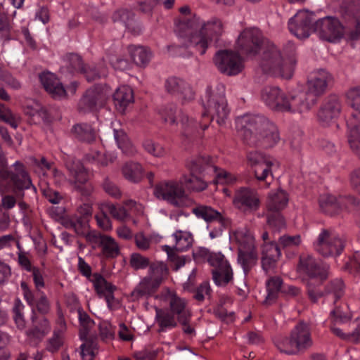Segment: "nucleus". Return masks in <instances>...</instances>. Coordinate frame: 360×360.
<instances>
[{"label": "nucleus", "instance_id": "nucleus-1", "mask_svg": "<svg viewBox=\"0 0 360 360\" xmlns=\"http://www.w3.org/2000/svg\"><path fill=\"white\" fill-rule=\"evenodd\" d=\"M330 75L321 70L308 81L306 92H284L278 86H268L262 91L263 101L272 110L281 112H302L309 110L317 102L331 81Z\"/></svg>", "mask_w": 360, "mask_h": 360}, {"label": "nucleus", "instance_id": "nucleus-2", "mask_svg": "<svg viewBox=\"0 0 360 360\" xmlns=\"http://www.w3.org/2000/svg\"><path fill=\"white\" fill-rule=\"evenodd\" d=\"M175 32L179 37L187 39L186 48H192L194 51L203 55L208 46L209 41L213 38L215 41L224 32L220 20L212 19L206 23L200 21L199 18L193 16L191 19H183L176 24Z\"/></svg>", "mask_w": 360, "mask_h": 360}, {"label": "nucleus", "instance_id": "nucleus-3", "mask_svg": "<svg viewBox=\"0 0 360 360\" xmlns=\"http://www.w3.org/2000/svg\"><path fill=\"white\" fill-rule=\"evenodd\" d=\"M238 136L250 146L271 148L280 140L277 127L266 117L247 115L236 121Z\"/></svg>", "mask_w": 360, "mask_h": 360}, {"label": "nucleus", "instance_id": "nucleus-4", "mask_svg": "<svg viewBox=\"0 0 360 360\" xmlns=\"http://www.w3.org/2000/svg\"><path fill=\"white\" fill-rule=\"evenodd\" d=\"M296 61L294 55L284 60L276 46L267 44L261 56L259 66L265 74L289 79L293 75Z\"/></svg>", "mask_w": 360, "mask_h": 360}, {"label": "nucleus", "instance_id": "nucleus-5", "mask_svg": "<svg viewBox=\"0 0 360 360\" xmlns=\"http://www.w3.org/2000/svg\"><path fill=\"white\" fill-rule=\"evenodd\" d=\"M207 101L204 108L210 116V122L223 126L229 117L230 110L225 97V86L217 84L207 91Z\"/></svg>", "mask_w": 360, "mask_h": 360}, {"label": "nucleus", "instance_id": "nucleus-6", "mask_svg": "<svg viewBox=\"0 0 360 360\" xmlns=\"http://www.w3.org/2000/svg\"><path fill=\"white\" fill-rule=\"evenodd\" d=\"M234 237L238 245V261L241 264L245 274L247 275L258 259L255 240L246 230L236 231Z\"/></svg>", "mask_w": 360, "mask_h": 360}, {"label": "nucleus", "instance_id": "nucleus-7", "mask_svg": "<svg viewBox=\"0 0 360 360\" xmlns=\"http://www.w3.org/2000/svg\"><path fill=\"white\" fill-rule=\"evenodd\" d=\"M339 13L351 41H360V0H341Z\"/></svg>", "mask_w": 360, "mask_h": 360}, {"label": "nucleus", "instance_id": "nucleus-8", "mask_svg": "<svg viewBox=\"0 0 360 360\" xmlns=\"http://www.w3.org/2000/svg\"><path fill=\"white\" fill-rule=\"evenodd\" d=\"M213 62L217 70L226 76L236 75L244 68L240 54L231 50H219L213 58Z\"/></svg>", "mask_w": 360, "mask_h": 360}, {"label": "nucleus", "instance_id": "nucleus-9", "mask_svg": "<svg viewBox=\"0 0 360 360\" xmlns=\"http://www.w3.org/2000/svg\"><path fill=\"white\" fill-rule=\"evenodd\" d=\"M183 184V179L180 181L160 182L155 186L154 195L160 200L167 201L174 207H180L183 205L182 199L186 196Z\"/></svg>", "mask_w": 360, "mask_h": 360}, {"label": "nucleus", "instance_id": "nucleus-10", "mask_svg": "<svg viewBox=\"0 0 360 360\" xmlns=\"http://www.w3.org/2000/svg\"><path fill=\"white\" fill-rule=\"evenodd\" d=\"M316 15L314 13L307 10H300L288 21L290 32L297 38H308L315 32Z\"/></svg>", "mask_w": 360, "mask_h": 360}, {"label": "nucleus", "instance_id": "nucleus-11", "mask_svg": "<svg viewBox=\"0 0 360 360\" xmlns=\"http://www.w3.org/2000/svg\"><path fill=\"white\" fill-rule=\"evenodd\" d=\"M66 167L75 179L72 181L75 191L82 197H89L94 191V186L83 165L79 160L70 161L66 163Z\"/></svg>", "mask_w": 360, "mask_h": 360}, {"label": "nucleus", "instance_id": "nucleus-12", "mask_svg": "<svg viewBox=\"0 0 360 360\" xmlns=\"http://www.w3.org/2000/svg\"><path fill=\"white\" fill-rule=\"evenodd\" d=\"M237 46L241 54L250 56H255L266 46L261 32L254 29L242 32L238 38Z\"/></svg>", "mask_w": 360, "mask_h": 360}, {"label": "nucleus", "instance_id": "nucleus-13", "mask_svg": "<svg viewBox=\"0 0 360 360\" xmlns=\"http://www.w3.org/2000/svg\"><path fill=\"white\" fill-rule=\"evenodd\" d=\"M208 262L214 267L212 274L216 285L225 286L233 279L232 269L224 255L212 253L208 257Z\"/></svg>", "mask_w": 360, "mask_h": 360}, {"label": "nucleus", "instance_id": "nucleus-14", "mask_svg": "<svg viewBox=\"0 0 360 360\" xmlns=\"http://www.w3.org/2000/svg\"><path fill=\"white\" fill-rule=\"evenodd\" d=\"M345 248L344 242L330 230L323 229L315 243L316 250L323 257L338 256Z\"/></svg>", "mask_w": 360, "mask_h": 360}, {"label": "nucleus", "instance_id": "nucleus-15", "mask_svg": "<svg viewBox=\"0 0 360 360\" xmlns=\"http://www.w3.org/2000/svg\"><path fill=\"white\" fill-rule=\"evenodd\" d=\"M191 174H202L205 172H212L215 174V176L212 180L214 184H225L227 182V176L229 173L224 170L218 172V168L213 165L211 158L210 156H198L191 160L187 164Z\"/></svg>", "mask_w": 360, "mask_h": 360}, {"label": "nucleus", "instance_id": "nucleus-16", "mask_svg": "<svg viewBox=\"0 0 360 360\" xmlns=\"http://www.w3.org/2000/svg\"><path fill=\"white\" fill-rule=\"evenodd\" d=\"M315 32L321 39L333 42L342 37L343 27L338 19L326 17L319 20L316 19Z\"/></svg>", "mask_w": 360, "mask_h": 360}, {"label": "nucleus", "instance_id": "nucleus-17", "mask_svg": "<svg viewBox=\"0 0 360 360\" xmlns=\"http://www.w3.org/2000/svg\"><path fill=\"white\" fill-rule=\"evenodd\" d=\"M107 95L104 89L99 85L86 90L78 103L79 112L93 111L105 105Z\"/></svg>", "mask_w": 360, "mask_h": 360}, {"label": "nucleus", "instance_id": "nucleus-18", "mask_svg": "<svg viewBox=\"0 0 360 360\" xmlns=\"http://www.w3.org/2000/svg\"><path fill=\"white\" fill-rule=\"evenodd\" d=\"M297 269L300 271L307 274L309 278L326 281L328 277V266L321 264L309 255L300 256Z\"/></svg>", "mask_w": 360, "mask_h": 360}, {"label": "nucleus", "instance_id": "nucleus-19", "mask_svg": "<svg viewBox=\"0 0 360 360\" xmlns=\"http://www.w3.org/2000/svg\"><path fill=\"white\" fill-rule=\"evenodd\" d=\"M347 96L352 108L356 111L347 122L349 129L348 139H352L354 138L353 131L360 128V86L351 88L347 92Z\"/></svg>", "mask_w": 360, "mask_h": 360}, {"label": "nucleus", "instance_id": "nucleus-20", "mask_svg": "<svg viewBox=\"0 0 360 360\" xmlns=\"http://www.w3.org/2000/svg\"><path fill=\"white\" fill-rule=\"evenodd\" d=\"M294 345L298 352H303L312 345L310 328L307 323L300 321L290 333Z\"/></svg>", "mask_w": 360, "mask_h": 360}, {"label": "nucleus", "instance_id": "nucleus-21", "mask_svg": "<svg viewBox=\"0 0 360 360\" xmlns=\"http://www.w3.org/2000/svg\"><path fill=\"white\" fill-rule=\"evenodd\" d=\"M340 111L341 105L339 98L336 96H330L318 112L319 121L323 126H326L340 115Z\"/></svg>", "mask_w": 360, "mask_h": 360}, {"label": "nucleus", "instance_id": "nucleus-22", "mask_svg": "<svg viewBox=\"0 0 360 360\" xmlns=\"http://www.w3.org/2000/svg\"><path fill=\"white\" fill-rule=\"evenodd\" d=\"M192 213L207 223L218 221L221 227H226L230 224L229 219L209 205L198 204L192 209Z\"/></svg>", "mask_w": 360, "mask_h": 360}, {"label": "nucleus", "instance_id": "nucleus-23", "mask_svg": "<svg viewBox=\"0 0 360 360\" xmlns=\"http://www.w3.org/2000/svg\"><path fill=\"white\" fill-rule=\"evenodd\" d=\"M39 79L45 90L54 99H60L66 96V90L54 74L42 72L39 75Z\"/></svg>", "mask_w": 360, "mask_h": 360}, {"label": "nucleus", "instance_id": "nucleus-24", "mask_svg": "<svg viewBox=\"0 0 360 360\" xmlns=\"http://www.w3.org/2000/svg\"><path fill=\"white\" fill-rule=\"evenodd\" d=\"M233 202L245 210H256L259 205V200L256 193L247 188H241L235 195Z\"/></svg>", "mask_w": 360, "mask_h": 360}, {"label": "nucleus", "instance_id": "nucleus-25", "mask_svg": "<svg viewBox=\"0 0 360 360\" xmlns=\"http://www.w3.org/2000/svg\"><path fill=\"white\" fill-rule=\"evenodd\" d=\"M165 88L168 93L179 95L184 100L190 101L194 98L192 89L181 79L174 77L168 78L165 82Z\"/></svg>", "mask_w": 360, "mask_h": 360}, {"label": "nucleus", "instance_id": "nucleus-26", "mask_svg": "<svg viewBox=\"0 0 360 360\" xmlns=\"http://www.w3.org/2000/svg\"><path fill=\"white\" fill-rule=\"evenodd\" d=\"M160 284L158 281H154L153 278L144 277L138 285L130 293L129 297L131 301L136 302L143 297H150L158 291Z\"/></svg>", "mask_w": 360, "mask_h": 360}, {"label": "nucleus", "instance_id": "nucleus-27", "mask_svg": "<svg viewBox=\"0 0 360 360\" xmlns=\"http://www.w3.org/2000/svg\"><path fill=\"white\" fill-rule=\"evenodd\" d=\"M91 281L94 283V286L98 295L99 296L103 295L108 306L111 308L112 302L115 299L113 292L117 289L116 286L108 282L103 276L98 273L93 274Z\"/></svg>", "mask_w": 360, "mask_h": 360}, {"label": "nucleus", "instance_id": "nucleus-28", "mask_svg": "<svg viewBox=\"0 0 360 360\" xmlns=\"http://www.w3.org/2000/svg\"><path fill=\"white\" fill-rule=\"evenodd\" d=\"M345 198H336L332 195H323L319 198L321 210L330 216L338 215L340 213Z\"/></svg>", "mask_w": 360, "mask_h": 360}, {"label": "nucleus", "instance_id": "nucleus-29", "mask_svg": "<svg viewBox=\"0 0 360 360\" xmlns=\"http://www.w3.org/2000/svg\"><path fill=\"white\" fill-rule=\"evenodd\" d=\"M32 313L33 315L32 316L31 320L34 325L26 333L31 340L35 341L36 343H39L49 333L50 325L48 320L44 316L38 323H35L37 316L34 310H32Z\"/></svg>", "mask_w": 360, "mask_h": 360}, {"label": "nucleus", "instance_id": "nucleus-30", "mask_svg": "<svg viewBox=\"0 0 360 360\" xmlns=\"http://www.w3.org/2000/svg\"><path fill=\"white\" fill-rule=\"evenodd\" d=\"M113 100L116 109L124 113L127 108L134 103V93L128 86L119 87L113 94Z\"/></svg>", "mask_w": 360, "mask_h": 360}, {"label": "nucleus", "instance_id": "nucleus-31", "mask_svg": "<svg viewBox=\"0 0 360 360\" xmlns=\"http://www.w3.org/2000/svg\"><path fill=\"white\" fill-rule=\"evenodd\" d=\"M288 202L287 193L283 190H277L269 193L266 202V212H280L285 209Z\"/></svg>", "mask_w": 360, "mask_h": 360}, {"label": "nucleus", "instance_id": "nucleus-32", "mask_svg": "<svg viewBox=\"0 0 360 360\" xmlns=\"http://www.w3.org/2000/svg\"><path fill=\"white\" fill-rule=\"evenodd\" d=\"M183 127L182 142L185 146H188L197 136L199 124L193 120H189L188 116L180 112L179 115Z\"/></svg>", "mask_w": 360, "mask_h": 360}, {"label": "nucleus", "instance_id": "nucleus-33", "mask_svg": "<svg viewBox=\"0 0 360 360\" xmlns=\"http://www.w3.org/2000/svg\"><path fill=\"white\" fill-rule=\"evenodd\" d=\"M333 333L342 340H349L354 342H360V318L349 323L348 327L345 328V332L340 328L332 327Z\"/></svg>", "mask_w": 360, "mask_h": 360}, {"label": "nucleus", "instance_id": "nucleus-34", "mask_svg": "<svg viewBox=\"0 0 360 360\" xmlns=\"http://www.w3.org/2000/svg\"><path fill=\"white\" fill-rule=\"evenodd\" d=\"M70 131L72 135L79 141L91 143L96 140V131L87 123L75 124Z\"/></svg>", "mask_w": 360, "mask_h": 360}, {"label": "nucleus", "instance_id": "nucleus-35", "mask_svg": "<svg viewBox=\"0 0 360 360\" xmlns=\"http://www.w3.org/2000/svg\"><path fill=\"white\" fill-rule=\"evenodd\" d=\"M155 320L158 322L159 328L158 333L164 332L167 328H175L177 322L174 315L167 309L155 307Z\"/></svg>", "mask_w": 360, "mask_h": 360}, {"label": "nucleus", "instance_id": "nucleus-36", "mask_svg": "<svg viewBox=\"0 0 360 360\" xmlns=\"http://www.w3.org/2000/svg\"><path fill=\"white\" fill-rule=\"evenodd\" d=\"M266 285L267 295L263 304L265 305H271L276 301L278 293L281 292L283 289V280L278 276H273L266 281Z\"/></svg>", "mask_w": 360, "mask_h": 360}, {"label": "nucleus", "instance_id": "nucleus-37", "mask_svg": "<svg viewBox=\"0 0 360 360\" xmlns=\"http://www.w3.org/2000/svg\"><path fill=\"white\" fill-rule=\"evenodd\" d=\"M81 340L84 342L80 346L82 360H94L98 350L97 337L91 335Z\"/></svg>", "mask_w": 360, "mask_h": 360}, {"label": "nucleus", "instance_id": "nucleus-38", "mask_svg": "<svg viewBox=\"0 0 360 360\" xmlns=\"http://www.w3.org/2000/svg\"><path fill=\"white\" fill-rule=\"evenodd\" d=\"M324 281L314 278L307 280L306 283L307 294L311 302L316 303L319 298L325 296V290L322 286Z\"/></svg>", "mask_w": 360, "mask_h": 360}, {"label": "nucleus", "instance_id": "nucleus-39", "mask_svg": "<svg viewBox=\"0 0 360 360\" xmlns=\"http://www.w3.org/2000/svg\"><path fill=\"white\" fill-rule=\"evenodd\" d=\"M122 172L124 178L132 183H139L143 178V168L138 162L126 163Z\"/></svg>", "mask_w": 360, "mask_h": 360}, {"label": "nucleus", "instance_id": "nucleus-40", "mask_svg": "<svg viewBox=\"0 0 360 360\" xmlns=\"http://www.w3.org/2000/svg\"><path fill=\"white\" fill-rule=\"evenodd\" d=\"M170 312L174 316L177 315V321L179 323H185L186 316L190 315V312L186 309V303L181 298L173 295L169 301Z\"/></svg>", "mask_w": 360, "mask_h": 360}, {"label": "nucleus", "instance_id": "nucleus-41", "mask_svg": "<svg viewBox=\"0 0 360 360\" xmlns=\"http://www.w3.org/2000/svg\"><path fill=\"white\" fill-rule=\"evenodd\" d=\"M129 51L134 63L139 67H145L149 62L150 53L143 46H129Z\"/></svg>", "mask_w": 360, "mask_h": 360}, {"label": "nucleus", "instance_id": "nucleus-42", "mask_svg": "<svg viewBox=\"0 0 360 360\" xmlns=\"http://www.w3.org/2000/svg\"><path fill=\"white\" fill-rule=\"evenodd\" d=\"M169 269L166 264L162 262H155L150 263L149 266L148 277L153 278L154 281H158V284L161 285L163 280L167 277Z\"/></svg>", "mask_w": 360, "mask_h": 360}, {"label": "nucleus", "instance_id": "nucleus-43", "mask_svg": "<svg viewBox=\"0 0 360 360\" xmlns=\"http://www.w3.org/2000/svg\"><path fill=\"white\" fill-rule=\"evenodd\" d=\"M78 314L80 325L79 329V336L80 340H84L86 337H89V332L94 326L95 323L94 321L91 319L89 315L82 309H79L78 310Z\"/></svg>", "mask_w": 360, "mask_h": 360}, {"label": "nucleus", "instance_id": "nucleus-44", "mask_svg": "<svg viewBox=\"0 0 360 360\" xmlns=\"http://www.w3.org/2000/svg\"><path fill=\"white\" fill-rule=\"evenodd\" d=\"M266 216L267 224L274 233H278L286 228L285 219L281 212H266Z\"/></svg>", "mask_w": 360, "mask_h": 360}, {"label": "nucleus", "instance_id": "nucleus-45", "mask_svg": "<svg viewBox=\"0 0 360 360\" xmlns=\"http://www.w3.org/2000/svg\"><path fill=\"white\" fill-rule=\"evenodd\" d=\"M174 236L176 240L174 248L177 252H183L192 245L193 238L191 233L177 231L174 234Z\"/></svg>", "mask_w": 360, "mask_h": 360}, {"label": "nucleus", "instance_id": "nucleus-46", "mask_svg": "<svg viewBox=\"0 0 360 360\" xmlns=\"http://www.w3.org/2000/svg\"><path fill=\"white\" fill-rule=\"evenodd\" d=\"M331 316L333 318V324L330 327V329L332 330V327H336L339 328V326H342V328H341L343 330H345V328L346 327H348L349 325V323L352 322L353 321H351V316L349 313H345L342 310H340L339 308H337L334 310H333L331 312Z\"/></svg>", "mask_w": 360, "mask_h": 360}, {"label": "nucleus", "instance_id": "nucleus-47", "mask_svg": "<svg viewBox=\"0 0 360 360\" xmlns=\"http://www.w3.org/2000/svg\"><path fill=\"white\" fill-rule=\"evenodd\" d=\"M12 29L13 22L8 15L5 12L0 13V38L4 41L11 39Z\"/></svg>", "mask_w": 360, "mask_h": 360}, {"label": "nucleus", "instance_id": "nucleus-48", "mask_svg": "<svg viewBox=\"0 0 360 360\" xmlns=\"http://www.w3.org/2000/svg\"><path fill=\"white\" fill-rule=\"evenodd\" d=\"M102 248L103 254L106 257H115L120 253L118 245L115 240L110 236H105L103 240V243L101 245Z\"/></svg>", "mask_w": 360, "mask_h": 360}, {"label": "nucleus", "instance_id": "nucleus-49", "mask_svg": "<svg viewBox=\"0 0 360 360\" xmlns=\"http://www.w3.org/2000/svg\"><path fill=\"white\" fill-rule=\"evenodd\" d=\"M325 295L333 294L335 301L340 299L344 293V283L342 279L336 278L332 280L324 287Z\"/></svg>", "mask_w": 360, "mask_h": 360}, {"label": "nucleus", "instance_id": "nucleus-50", "mask_svg": "<svg viewBox=\"0 0 360 360\" xmlns=\"http://www.w3.org/2000/svg\"><path fill=\"white\" fill-rule=\"evenodd\" d=\"M196 174H191V177L184 176L183 181L188 189L199 192L205 190L207 187V184Z\"/></svg>", "mask_w": 360, "mask_h": 360}, {"label": "nucleus", "instance_id": "nucleus-51", "mask_svg": "<svg viewBox=\"0 0 360 360\" xmlns=\"http://www.w3.org/2000/svg\"><path fill=\"white\" fill-rule=\"evenodd\" d=\"M275 344L281 352L288 355L299 354L297 349H296L295 346L294 345L291 335L289 338H282L278 339Z\"/></svg>", "mask_w": 360, "mask_h": 360}, {"label": "nucleus", "instance_id": "nucleus-52", "mask_svg": "<svg viewBox=\"0 0 360 360\" xmlns=\"http://www.w3.org/2000/svg\"><path fill=\"white\" fill-rule=\"evenodd\" d=\"M102 212H108L115 219L123 221L124 220L127 216V212L124 207L120 206L116 207L112 203H104L102 205Z\"/></svg>", "mask_w": 360, "mask_h": 360}, {"label": "nucleus", "instance_id": "nucleus-53", "mask_svg": "<svg viewBox=\"0 0 360 360\" xmlns=\"http://www.w3.org/2000/svg\"><path fill=\"white\" fill-rule=\"evenodd\" d=\"M114 137L118 147L125 153L131 151V143L127 134L122 129H114Z\"/></svg>", "mask_w": 360, "mask_h": 360}, {"label": "nucleus", "instance_id": "nucleus-54", "mask_svg": "<svg viewBox=\"0 0 360 360\" xmlns=\"http://www.w3.org/2000/svg\"><path fill=\"white\" fill-rule=\"evenodd\" d=\"M247 159L251 166L257 167L264 165L266 162L270 163L272 159L257 150H252L247 154Z\"/></svg>", "mask_w": 360, "mask_h": 360}, {"label": "nucleus", "instance_id": "nucleus-55", "mask_svg": "<svg viewBox=\"0 0 360 360\" xmlns=\"http://www.w3.org/2000/svg\"><path fill=\"white\" fill-rule=\"evenodd\" d=\"M64 344V338L59 330H54L53 337L48 340L46 350L51 353L57 352Z\"/></svg>", "mask_w": 360, "mask_h": 360}, {"label": "nucleus", "instance_id": "nucleus-56", "mask_svg": "<svg viewBox=\"0 0 360 360\" xmlns=\"http://www.w3.org/2000/svg\"><path fill=\"white\" fill-rule=\"evenodd\" d=\"M129 264L136 271L144 269L150 264L149 259L139 253H132L131 255Z\"/></svg>", "mask_w": 360, "mask_h": 360}, {"label": "nucleus", "instance_id": "nucleus-57", "mask_svg": "<svg viewBox=\"0 0 360 360\" xmlns=\"http://www.w3.org/2000/svg\"><path fill=\"white\" fill-rule=\"evenodd\" d=\"M101 186L103 191L109 195L115 198L121 196L120 188L108 176L103 179Z\"/></svg>", "mask_w": 360, "mask_h": 360}, {"label": "nucleus", "instance_id": "nucleus-58", "mask_svg": "<svg viewBox=\"0 0 360 360\" xmlns=\"http://www.w3.org/2000/svg\"><path fill=\"white\" fill-rule=\"evenodd\" d=\"M345 269L354 276H360V250L354 252L352 258L346 263Z\"/></svg>", "mask_w": 360, "mask_h": 360}, {"label": "nucleus", "instance_id": "nucleus-59", "mask_svg": "<svg viewBox=\"0 0 360 360\" xmlns=\"http://www.w3.org/2000/svg\"><path fill=\"white\" fill-rule=\"evenodd\" d=\"M134 13L127 9H121L116 11L112 15V20L115 22H123L127 27L128 22L131 20H134Z\"/></svg>", "mask_w": 360, "mask_h": 360}, {"label": "nucleus", "instance_id": "nucleus-60", "mask_svg": "<svg viewBox=\"0 0 360 360\" xmlns=\"http://www.w3.org/2000/svg\"><path fill=\"white\" fill-rule=\"evenodd\" d=\"M82 236L85 237L94 248H96V246L100 247L103 243V240L106 236L101 234L100 232L89 229Z\"/></svg>", "mask_w": 360, "mask_h": 360}, {"label": "nucleus", "instance_id": "nucleus-61", "mask_svg": "<svg viewBox=\"0 0 360 360\" xmlns=\"http://www.w3.org/2000/svg\"><path fill=\"white\" fill-rule=\"evenodd\" d=\"M262 255H270V257H280V245L275 241L265 243L262 247Z\"/></svg>", "mask_w": 360, "mask_h": 360}, {"label": "nucleus", "instance_id": "nucleus-62", "mask_svg": "<svg viewBox=\"0 0 360 360\" xmlns=\"http://www.w3.org/2000/svg\"><path fill=\"white\" fill-rule=\"evenodd\" d=\"M274 160H270V163L266 162L264 165H261L255 168V176L259 181H264L269 174H271V167L274 165Z\"/></svg>", "mask_w": 360, "mask_h": 360}, {"label": "nucleus", "instance_id": "nucleus-63", "mask_svg": "<svg viewBox=\"0 0 360 360\" xmlns=\"http://www.w3.org/2000/svg\"><path fill=\"white\" fill-rule=\"evenodd\" d=\"M176 112V106L174 104H169L161 110L160 114L165 122L175 124L177 119Z\"/></svg>", "mask_w": 360, "mask_h": 360}, {"label": "nucleus", "instance_id": "nucleus-64", "mask_svg": "<svg viewBox=\"0 0 360 360\" xmlns=\"http://www.w3.org/2000/svg\"><path fill=\"white\" fill-rule=\"evenodd\" d=\"M99 336L103 342L112 340L115 337V331L112 326L108 323H102L98 326Z\"/></svg>", "mask_w": 360, "mask_h": 360}]
</instances>
